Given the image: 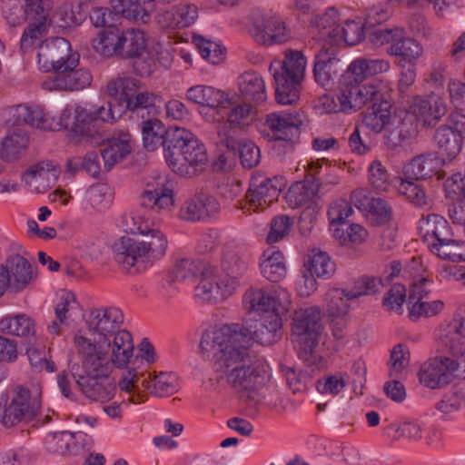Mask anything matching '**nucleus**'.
Returning a JSON list of instances; mask_svg holds the SVG:
<instances>
[{"mask_svg": "<svg viewBox=\"0 0 465 465\" xmlns=\"http://www.w3.org/2000/svg\"><path fill=\"white\" fill-rule=\"evenodd\" d=\"M212 331L203 334L202 351L212 355L218 381H225L244 401L258 402L259 390L266 382L264 373L255 366L249 349L226 339L223 342H207Z\"/></svg>", "mask_w": 465, "mask_h": 465, "instance_id": "nucleus-1", "label": "nucleus"}, {"mask_svg": "<svg viewBox=\"0 0 465 465\" xmlns=\"http://www.w3.org/2000/svg\"><path fill=\"white\" fill-rule=\"evenodd\" d=\"M282 320L278 312H267L253 315L245 320L244 325L238 323L225 324L219 329L212 330V335L207 336V342H223L226 339L244 345L249 349L251 341H256L262 345H271L282 336Z\"/></svg>", "mask_w": 465, "mask_h": 465, "instance_id": "nucleus-2", "label": "nucleus"}, {"mask_svg": "<svg viewBox=\"0 0 465 465\" xmlns=\"http://www.w3.org/2000/svg\"><path fill=\"white\" fill-rule=\"evenodd\" d=\"M306 59L300 51L289 50L285 59L271 63L269 71L275 83V97L281 104H292L300 98Z\"/></svg>", "mask_w": 465, "mask_h": 465, "instance_id": "nucleus-3", "label": "nucleus"}, {"mask_svg": "<svg viewBox=\"0 0 465 465\" xmlns=\"http://www.w3.org/2000/svg\"><path fill=\"white\" fill-rule=\"evenodd\" d=\"M74 344L81 357V363L74 362L69 366L72 376L110 374L115 366L110 355V348L105 344L93 342L82 335H75Z\"/></svg>", "mask_w": 465, "mask_h": 465, "instance_id": "nucleus-4", "label": "nucleus"}, {"mask_svg": "<svg viewBox=\"0 0 465 465\" xmlns=\"http://www.w3.org/2000/svg\"><path fill=\"white\" fill-rule=\"evenodd\" d=\"M68 109V107L66 108ZM71 110L72 116L69 118L71 124V140L80 144L99 145L106 139L104 133V121L100 118L96 109L90 112L80 106Z\"/></svg>", "mask_w": 465, "mask_h": 465, "instance_id": "nucleus-5", "label": "nucleus"}, {"mask_svg": "<svg viewBox=\"0 0 465 465\" xmlns=\"http://www.w3.org/2000/svg\"><path fill=\"white\" fill-rule=\"evenodd\" d=\"M304 123V114L300 112L271 114L266 117V124L272 132V149L280 156L293 150V137Z\"/></svg>", "mask_w": 465, "mask_h": 465, "instance_id": "nucleus-6", "label": "nucleus"}, {"mask_svg": "<svg viewBox=\"0 0 465 465\" xmlns=\"http://www.w3.org/2000/svg\"><path fill=\"white\" fill-rule=\"evenodd\" d=\"M321 312L315 307L296 311L292 317V331L295 341L301 346V355L312 353L318 344L322 331Z\"/></svg>", "mask_w": 465, "mask_h": 465, "instance_id": "nucleus-7", "label": "nucleus"}, {"mask_svg": "<svg viewBox=\"0 0 465 465\" xmlns=\"http://www.w3.org/2000/svg\"><path fill=\"white\" fill-rule=\"evenodd\" d=\"M461 371L465 372V359L441 356L425 362L419 376L424 386L439 389L451 382Z\"/></svg>", "mask_w": 465, "mask_h": 465, "instance_id": "nucleus-8", "label": "nucleus"}, {"mask_svg": "<svg viewBox=\"0 0 465 465\" xmlns=\"http://www.w3.org/2000/svg\"><path fill=\"white\" fill-rule=\"evenodd\" d=\"M13 125H20L22 124H29L45 131H57L62 128L69 127V118L72 116L71 110L64 109L56 119L50 115L49 113L45 114L38 107H32L26 104H19L10 110Z\"/></svg>", "mask_w": 465, "mask_h": 465, "instance_id": "nucleus-9", "label": "nucleus"}, {"mask_svg": "<svg viewBox=\"0 0 465 465\" xmlns=\"http://www.w3.org/2000/svg\"><path fill=\"white\" fill-rule=\"evenodd\" d=\"M40 403L32 399L29 390L17 387L11 401L0 402V421L5 427H13L20 422L32 420L37 413Z\"/></svg>", "mask_w": 465, "mask_h": 465, "instance_id": "nucleus-10", "label": "nucleus"}, {"mask_svg": "<svg viewBox=\"0 0 465 465\" xmlns=\"http://www.w3.org/2000/svg\"><path fill=\"white\" fill-rule=\"evenodd\" d=\"M123 323V314L117 308H100L93 310L86 324L93 336V342L111 347V338Z\"/></svg>", "mask_w": 465, "mask_h": 465, "instance_id": "nucleus-11", "label": "nucleus"}, {"mask_svg": "<svg viewBox=\"0 0 465 465\" xmlns=\"http://www.w3.org/2000/svg\"><path fill=\"white\" fill-rule=\"evenodd\" d=\"M220 210V203L213 195L199 192L183 203L180 217L190 222H204L215 217Z\"/></svg>", "mask_w": 465, "mask_h": 465, "instance_id": "nucleus-12", "label": "nucleus"}, {"mask_svg": "<svg viewBox=\"0 0 465 465\" xmlns=\"http://www.w3.org/2000/svg\"><path fill=\"white\" fill-rule=\"evenodd\" d=\"M186 151L183 152L172 166L173 172L184 177L200 174L208 163V156L204 145L194 136Z\"/></svg>", "mask_w": 465, "mask_h": 465, "instance_id": "nucleus-13", "label": "nucleus"}, {"mask_svg": "<svg viewBox=\"0 0 465 465\" xmlns=\"http://www.w3.org/2000/svg\"><path fill=\"white\" fill-rule=\"evenodd\" d=\"M351 202L373 225H383L392 218L391 207L381 198L371 197L364 189H359L351 193Z\"/></svg>", "mask_w": 465, "mask_h": 465, "instance_id": "nucleus-14", "label": "nucleus"}, {"mask_svg": "<svg viewBox=\"0 0 465 465\" xmlns=\"http://www.w3.org/2000/svg\"><path fill=\"white\" fill-rule=\"evenodd\" d=\"M81 392L88 399L105 402L114 398L116 386L110 374L73 376Z\"/></svg>", "mask_w": 465, "mask_h": 465, "instance_id": "nucleus-15", "label": "nucleus"}, {"mask_svg": "<svg viewBox=\"0 0 465 465\" xmlns=\"http://www.w3.org/2000/svg\"><path fill=\"white\" fill-rule=\"evenodd\" d=\"M250 33L260 45H280L290 39V34L283 23L276 16H262L256 20Z\"/></svg>", "mask_w": 465, "mask_h": 465, "instance_id": "nucleus-16", "label": "nucleus"}, {"mask_svg": "<svg viewBox=\"0 0 465 465\" xmlns=\"http://www.w3.org/2000/svg\"><path fill=\"white\" fill-rule=\"evenodd\" d=\"M129 220L133 222L128 225L129 232L133 234L140 233L143 239L140 241L142 254L149 258L158 259L162 257L167 248V240L164 234L156 229H149L148 225L143 222H137L136 217L130 216Z\"/></svg>", "mask_w": 465, "mask_h": 465, "instance_id": "nucleus-17", "label": "nucleus"}, {"mask_svg": "<svg viewBox=\"0 0 465 465\" xmlns=\"http://www.w3.org/2000/svg\"><path fill=\"white\" fill-rule=\"evenodd\" d=\"M1 268V275L8 280L5 288L19 292L25 288L35 278L31 264L23 256L16 254L6 261L5 267Z\"/></svg>", "mask_w": 465, "mask_h": 465, "instance_id": "nucleus-18", "label": "nucleus"}, {"mask_svg": "<svg viewBox=\"0 0 465 465\" xmlns=\"http://www.w3.org/2000/svg\"><path fill=\"white\" fill-rule=\"evenodd\" d=\"M92 75L86 69H67L48 77L43 86L47 90L74 91L82 90L91 84Z\"/></svg>", "mask_w": 465, "mask_h": 465, "instance_id": "nucleus-19", "label": "nucleus"}, {"mask_svg": "<svg viewBox=\"0 0 465 465\" xmlns=\"http://www.w3.org/2000/svg\"><path fill=\"white\" fill-rule=\"evenodd\" d=\"M276 183V180L270 178H252L246 194L249 203L256 208L262 209L277 201L281 188Z\"/></svg>", "mask_w": 465, "mask_h": 465, "instance_id": "nucleus-20", "label": "nucleus"}, {"mask_svg": "<svg viewBox=\"0 0 465 465\" xmlns=\"http://www.w3.org/2000/svg\"><path fill=\"white\" fill-rule=\"evenodd\" d=\"M341 70L340 60L327 49H322L315 56L313 75L315 82L324 87H331L334 78Z\"/></svg>", "mask_w": 465, "mask_h": 465, "instance_id": "nucleus-21", "label": "nucleus"}, {"mask_svg": "<svg viewBox=\"0 0 465 465\" xmlns=\"http://www.w3.org/2000/svg\"><path fill=\"white\" fill-rule=\"evenodd\" d=\"M412 110L426 124L434 126L446 114L448 108L442 97L431 94L415 98Z\"/></svg>", "mask_w": 465, "mask_h": 465, "instance_id": "nucleus-22", "label": "nucleus"}, {"mask_svg": "<svg viewBox=\"0 0 465 465\" xmlns=\"http://www.w3.org/2000/svg\"><path fill=\"white\" fill-rule=\"evenodd\" d=\"M187 98L194 104L213 109L227 108L232 101L223 91L213 86L195 85L187 90Z\"/></svg>", "mask_w": 465, "mask_h": 465, "instance_id": "nucleus-23", "label": "nucleus"}, {"mask_svg": "<svg viewBox=\"0 0 465 465\" xmlns=\"http://www.w3.org/2000/svg\"><path fill=\"white\" fill-rule=\"evenodd\" d=\"M114 14L124 18L147 23L155 5L153 0H110Z\"/></svg>", "mask_w": 465, "mask_h": 465, "instance_id": "nucleus-24", "label": "nucleus"}, {"mask_svg": "<svg viewBox=\"0 0 465 465\" xmlns=\"http://www.w3.org/2000/svg\"><path fill=\"white\" fill-rule=\"evenodd\" d=\"M194 138V134L189 130L182 127H169L165 140H163V149L165 158L169 165L172 167L183 152L186 151L187 144Z\"/></svg>", "mask_w": 465, "mask_h": 465, "instance_id": "nucleus-25", "label": "nucleus"}, {"mask_svg": "<svg viewBox=\"0 0 465 465\" xmlns=\"http://www.w3.org/2000/svg\"><path fill=\"white\" fill-rule=\"evenodd\" d=\"M70 43L64 37H52L39 45L38 64L44 71H51L57 64V59L63 58L68 53Z\"/></svg>", "mask_w": 465, "mask_h": 465, "instance_id": "nucleus-26", "label": "nucleus"}, {"mask_svg": "<svg viewBox=\"0 0 465 465\" xmlns=\"http://www.w3.org/2000/svg\"><path fill=\"white\" fill-rule=\"evenodd\" d=\"M28 4L29 3L25 1V6L24 8L18 0H9L5 3L4 15L11 26L19 25L25 19H29L31 22L35 21L38 16H43L50 12V10H42V5H39V3L35 6H29Z\"/></svg>", "mask_w": 465, "mask_h": 465, "instance_id": "nucleus-27", "label": "nucleus"}, {"mask_svg": "<svg viewBox=\"0 0 465 465\" xmlns=\"http://www.w3.org/2000/svg\"><path fill=\"white\" fill-rule=\"evenodd\" d=\"M106 147L101 151V155L104 163V168L109 171L117 163L124 160L131 153V135L129 134H120L118 136L108 138Z\"/></svg>", "mask_w": 465, "mask_h": 465, "instance_id": "nucleus-28", "label": "nucleus"}, {"mask_svg": "<svg viewBox=\"0 0 465 465\" xmlns=\"http://www.w3.org/2000/svg\"><path fill=\"white\" fill-rule=\"evenodd\" d=\"M29 144V136L22 128L9 130L3 138L0 147V158L6 162L17 160Z\"/></svg>", "mask_w": 465, "mask_h": 465, "instance_id": "nucleus-29", "label": "nucleus"}, {"mask_svg": "<svg viewBox=\"0 0 465 465\" xmlns=\"http://www.w3.org/2000/svg\"><path fill=\"white\" fill-rule=\"evenodd\" d=\"M439 339L452 354L451 358L465 359V336L458 319H453L440 329Z\"/></svg>", "mask_w": 465, "mask_h": 465, "instance_id": "nucleus-30", "label": "nucleus"}, {"mask_svg": "<svg viewBox=\"0 0 465 465\" xmlns=\"http://www.w3.org/2000/svg\"><path fill=\"white\" fill-rule=\"evenodd\" d=\"M124 30L109 25L104 29L96 38L93 39L92 45L95 52L105 57L118 55L121 52Z\"/></svg>", "mask_w": 465, "mask_h": 465, "instance_id": "nucleus-31", "label": "nucleus"}, {"mask_svg": "<svg viewBox=\"0 0 465 465\" xmlns=\"http://www.w3.org/2000/svg\"><path fill=\"white\" fill-rule=\"evenodd\" d=\"M394 36V41L389 47V54L401 56L409 64H412L422 54L421 45L416 40L408 37L403 28H397Z\"/></svg>", "mask_w": 465, "mask_h": 465, "instance_id": "nucleus-32", "label": "nucleus"}, {"mask_svg": "<svg viewBox=\"0 0 465 465\" xmlns=\"http://www.w3.org/2000/svg\"><path fill=\"white\" fill-rule=\"evenodd\" d=\"M113 251L116 262L123 264L125 269L132 268L139 259L144 257L142 254L140 241L128 236H123L115 241L113 244Z\"/></svg>", "mask_w": 465, "mask_h": 465, "instance_id": "nucleus-33", "label": "nucleus"}, {"mask_svg": "<svg viewBox=\"0 0 465 465\" xmlns=\"http://www.w3.org/2000/svg\"><path fill=\"white\" fill-rule=\"evenodd\" d=\"M141 205L159 212L169 209L173 204V191L164 188L163 185L148 183L140 197Z\"/></svg>", "mask_w": 465, "mask_h": 465, "instance_id": "nucleus-34", "label": "nucleus"}, {"mask_svg": "<svg viewBox=\"0 0 465 465\" xmlns=\"http://www.w3.org/2000/svg\"><path fill=\"white\" fill-rule=\"evenodd\" d=\"M239 90L242 97L249 102L262 103L266 100L265 83L255 72H245L238 80Z\"/></svg>", "mask_w": 465, "mask_h": 465, "instance_id": "nucleus-35", "label": "nucleus"}, {"mask_svg": "<svg viewBox=\"0 0 465 465\" xmlns=\"http://www.w3.org/2000/svg\"><path fill=\"white\" fill-rule=\"evenodd\" d=\"M133 351L134 343L131 333L119 328L111 338L110 355L115 366L118 368L125 366L132 357Z\"/></svg>", "mask_w": 465, "mask_h": 465, "instance_id": "nucleus-36", "label": "nucleus"}, {"mask_svg": "<svg viewBox=\"0 0 465 465\" xmlns=\"http://www.w3.org/2000/svg\"><path fill=\"white\" fill-rule=\"evenodd\" d=\"M260 267L262 275L272 282L281 281L287 273L284 255L272 249L262 253Z\"/></svg>", "mask_w": 465, "mask_h": 465, "instance_id": "nucleus-37", "label": "nucleus"}, {"mask_svg": "<svg viewBox=\"0 0 465 465\" xmlns=\"http://www.w3.org/2000/svg\"><path fill=\"white\" fill-rule=\"evenodd\" d=\"M206 272H209L208 275L202 273L198 279L200 282L195 287L196 296L206 302L223 301L227 295L226 290L220 285L212 267L208 266Z\"/></svg>", "mask_w": 465, "mask_h": 465, "instance_id": "nucleus-38", "label": "nucleus"}, {"mask_svg": "<svg viewBox=\"0 0 465 465\" xmlns=\"http://www.w3.org/2000/svg\"><path fill=\"white\" fill-rule=\"evenodd\" d=\"M438 161L433 154H420L414 157L403 168L409 179H427L437 173Z\"/></svg>", "mask_w": 465, "mask_h": 465, "instance_id": "nucleus-39", "label": "nucleus"}, {"mask_svg": "<svg viewBox=\"0 0 465 465\" xmlns=\"http://www.w3.org/2000/svg\"><path fill=\"white\" fill-rule=\"evenodd\" d=\"M207 267L208 265L199 260L182 259L176 262L171 272L172 281L193 283L202 273H209L206 272Z\"/></svg>", "mask_w": 465, "mask_h": 465, "instance_id": "nucleus-40", "label": "nucleus"}, {"mask_svg": "<svg viewBox=\"0 0 465 465\" xmlns=\"http://www.w3.org/2000/svg\"><path fill=\"white\" fill-rule=\"evenodd\" d=\"M320 185L315 173H310L307 180L296 183L289 189L288 201L295 207L302 206L317 195Z\"/></svg>", "mask_w": 465, "mask_h": 465, "instance_id": "nucleus-41", "label": "nucleus"}, {"mask_svg": "<svg viewBox=\"0 0 465 465\" xmlns=\"http://www.w3.org/2000/svg\"><path fill=\"white\" fill-rule=\"evenodd\" d=\"M391 102H383L378 106H368L362 114V124L374 133H381L391 122Z\"/></svg>", "mask_w": 465, "mask_h": 465, "instance_id": "nucleus-42", "label": "nucleus"}, {"mask_svg": "<svg viewBox=\"0 0 465 465\" xmlns=\"http://www.w3.org/2000/svg\"><path fill=\"white\" fill-rule=\"evenodd\" d=\"M51 25L49 14L38 16L37 19L29 23L25 29L20 40V48L23 53L31 50L38 44L42 37L46 34L48 27Z\"/></svg>", "mask_w": 465, "mask_h": 465, "instance_id": "nucleus-43", "label": "nucleus"}, {"mask_svg": "<svg viewBox=\"0 0 465 465\" xmlns=\"http://www.w3.org/2000/svg\"><path fill=\"white\" fill-rule=\"evenodd\" d=\"M244 302L250 317L267 312H278L276 300L262 289L251 290L245 294Z\"/></svg>", "mask_w": 465, "mask_h": 465, "instance_id": "nucleus-44", "label": "nucleus"}, {"mask_svg": "<svg viewBox=\"0 0 465 465\" xmlns=\"http://www.w3.org/2000/svg\"><path fill=\"white\" fill-rule=\"evenodd\" d=\"M350 291L344 289H331L325 295L326 312L333 322L335 319L343 318L349 311L347 301L354 298L349 297Z\"/></svg>", "mask_w": 465, "mask_h": 465, "instance_id": "nucleus-45", "label": "nucleus"}, {"mask_svg": "<svg viewBox=\"0 0 465 465\" xmlns=\"http://www.w3.org/2000/svg\"><path fill=\"white\" fill-rule=\"evenodd\" d=\"M433 138L438 147L445 152L450 159L456 157L461 151L463 140L445 124L436 129Z\"/></svg>", "mask_w": 465, "mask_h": 465, "instance_id": "nucleus-46", "label": "nucleus"}, {"mask_svg": "<svg viewBox=\"0 0 465 465\" xmlns=\"http://www.w3.org/2000/svg\"><path fill=\"white\" fill-rule=\"evenodd\" d=\"M140 89L141 82L126 74H121L107 84V93L109 95H115L124 99L132 98Z\"/></svg>", "mask_w": 465, "mask_h": 465, "instance_id": "nucleus-47", "label": "nucleus"}, {"mask_svg": "<svg viewBox=\"0 0 465 465\" xmlns=\"http://www.w3.org/2000/svg\"><path fill=\"white\" fill-rule=\"evenodd\" d=\"M143 136L144 148L148 151H154L158 146L163 145V140L167 134V129L160 120H148L143 123L140 128Z\"/></svg>", "mask_w": 465, "mask_h": 465, "instance_id": "nucleus-48", "label": "nucleus"}, {"mask_svg": "<svg viewBox=\"0 0 465 465\" xmlns=\"http://www.w3.org/2000/svg\"><path fill=\"white\" fill-rule=\"evenodd\" d=\"M0 331L25 337L34 333L35 326L31 318L25 314L7 316L0 320Z\"/></svg>", "mask_w": 465, "mask_h": 465, "instance_id": "nucleus-49", "label": "nucleus"}, {"mask_svg": "<svg viewBox=\"0 0 465 465\" xmlns=\"http://www.w3.org/2000/svg\"><path fill=\"white\" fill-rule=\"evenodd\" d=\"M390 64L380 59H357L353 61L349 69L355 75V80L367 78L388 71Z\"/></svg>", "mask_w": 465, "mask_h": 465, "instance_id": "nucleus-50", "label": "nucleus"}, {"mask_svg": "<svg viewBox=\"0 0 465 465\" xmlns=\"http://www.w3.org/2000/svg\"><path fill=\"white\" fill-rule=\"evenodd\" d=\"M157 102L160 103L161 99L151 92L139 91L134 96L129 98L126 106L131 107V114L129 118L134 120L137 116H143V114L146 110L151 112H157Z\"/></svg>", "mask_w": 465, "mask_h": 465, "instance_id": "nucleus-51", "label": "nucleus"}, {"mask_svg": "<svg viewBox=\"0 0 465 465\" xmlns=\"http://www.w3.org/2000/svg\"><path fill=\"white\" fill-rule=\"evenodd\" d=\"M430 251L443 260L452 262L465 261V242L450 237V241L429 245Z\"/></svg>", "mask_w": 465, "mask_h": 465, "instance_id": "nucleus-52", "label": "nucleus"}, {"mask_svg": "<svg viewBox=\"0 0 465 465\" xmlns=\"http://www.w3.org/2000/svg\"><path fill=\"white\" fill-rule=\"evenodd\" d=\"M121 42V52H119L118 55L123 58L132 59L146 47L144 35L140 30H124Z\"/></svg>", "mask_w": 465, "mask_h": 465, "instance_id": "nucleus-53", "label": "nucleus"}, {"mask_svg": "<svg viewBox=\"0 0 465 465\" xmlns=\"http://www.w3.org/2000/svg\"><path fill=\"white\" fill-rule=\"evenodd\" d=\"M414 133L415 130L411 123L406 120L399 121L398 125L386 132L384 135L385 145L392 150L403 147L413 137Z\"/></svg>", "mask_w": 465, "mask_h": 465, "instance_id": "nucleus-54", "label": "nucleus"}, {"mask_svg": "<svg viewBox=\"0 0 465 465\" xmlns=\"http://www.w3.org/2000/svg\"><path fill=\"white\" fill-rule=\"evenodd\" d=\"M333 42L344 41L349 45H357L362 38L365 39V23L361 24L353 20H347L344 25L336 27Z\"/></svg>", "mask_w": 465, "mask_h": 465, "instance_id": "nucleus-55", "label": "nucleus"}, {"mask_svg": "<svg viewBox=\"0 0 465 465\" xmlns=\"http://www.w3.org/2000/svg\"><path fill=\"white\" fill-rule=\"evenodd\" d=\"M66 170L72 175L78 171L84 170L93 176L100 173L99 156L96 152H90L84 157L75 156L66 162Z\"/></svg>", "mask_w": 465, "mask_h": 465, "instance_id": "nucleus-56", "label": "nucleus"}, {"mask_svg": "<svg viewBox=\"0 0 465 465\" xmlns=\"http://www.w3.org/2000/svg\"><path fill=\"white\" fill-rule=\"evenodd\" d=\"M256 119V110L250 104L244 103L234 106L227 115V124L230 128H244Z\"/></svg>", "mask_w": 465, "mask_h": 465, "instance_id": "nucleus-57", "label": "nucleus"}, {"mask_svg": "<svg viewBox=\"0 0 465 465\" xmlns=\"http://www.w3.org/2000/svg\"><path fill=\"white\" fill-rule=\"evenodd\" d=\"M425 226L426 233L435 238V243L450 241V237L453 236L448 221L440 215L429 214L425 220Z\"/></svg>", "mask_w": 465, "mask_h": 465, "instance_id": "nucleus-58", "label": "nucleus"}, {"mask_svg": "<svg viewBox=\"0 0 465 465\" xmlns=\"http://www.w3.org/2000/svg\"><path fill=\"white\" fill-rule=\"evenodd\" d=\"M309 272L317 277L329 278L335 272V263L327 252L312 250V254L310 256Z\"/></svg>", "mask_w": 465, "mask_h": 465, "instance_id": "nucleus-59", "label": "nucleus"}, {"mask_svg": "<svg viewBox=\"0 0 465 465\" xmlns=\"http://www.w3.org/2000/svg\"><path fill=\"white\" fill-rule=\"evenodd\" d=\"M338 12L334 8H329L323 15H317L312 20V25L320 30L322 38L334 40V33L338 25Z\"/></svg>", "mask_w": 465, "mask_h": 465, "instance_id": "nucleus-60", "label": "nucleus"}, {"mask_svg": "<svg viewBox=\"0 0 465 465\" xmlns=\"http://www.w3.org/2000/svg\"><path fill=\"white\" fill-rule=\"evenodd\" d=\"M50 14L51 11L49 12ZM49 19L51 20V25L54 23L60 27L65 28L80 25L84 19V15L79 10L75 12L70 5L64 4L54 13L52 17L49 16Z\"/></svg>", "mask_w": 465, "mask_h": 465, "instance_id": "nucleus-61", "label": "nucleus"}, {"mask_svg": "<svg viewBox=\"0 0 465 465\" xmlns=\"http://www.w3.org/2000/svg\"><path fill=\"white\" fill-rule=\"evenodd\" d=\"M110 97L111 100L108 102L107 108L101 106L97 109L98 114H100V118H102L104 123L109 120L114 121L119 119L125 114H128V115L131 114V107L125 106L129 99H124L115 95H110Z\"/></svg>", "mask_w": 465, "mask_h": 465, "instance_id": "nucleus-62", "label": "nucleus"}, {"mask_svg": "<svg viewBox=\"0 0 465 465\" xmlns=\"http://www.w3.org/2000/svg\"><path fill=\"white\" fill-rule=\"evenodd\" d=\"M333 236L341 241L342 243L351 242L360 244L366 239V230L357 223H343L341 227L332 229Z\"/></svg>", "mask_w": 465, "mask_h": 465, "instance_id": "nucleus-63", "label": "nucleus"}, {"mask_svg": "<svg viewBox=\"0 0 465 465\" xmlns=\"http://www.w3.org/2000/svg\"><path fill=\"white\" fill-rule=\"evenodd\" d=\"M343 112L356 111L362 107V102L359 95V84H346L342 86L338 94Z\"/></svg>", "mask_w": 465, "mask_h": 465, "instance_id": "nucleus-64", "label": "nucleus"}]
</instances>
